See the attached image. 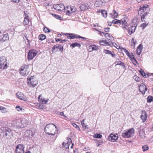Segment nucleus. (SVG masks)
Returning <instances> with one entry per match:
<instances>
[{
    "mask_svg": "<svg viewBox=\"0 0 153 153\" xmlns=\"http://www.w3.org/2000/svg\"><path fill=\"white\" fill-rule=\"evenodd\" d=\"M56 127L52 123L46 125L45 128V131L47 134L54 135L56 134Z\"/></svg>",
    "mask_w": 153,
    "mask_h": 153,
    "instance_id": "nucleus-1",
    "label": "nucleus"
},
{
    "mask_svg": "<svg viewBox=\"0 0 153 153\" xmlns=\"http://www.w3.org/2000/svg\"><path fill=\"white\" fill-rule=\"evenodd\" d=\"M1 132L3 133V137L7 140L11 138L13 136V132L10 129L7 127H1Z\"/></svg>",
    "mask_w": 153,
    "mask_h": 153,
    "instance_id": "nucleus-2",
    "label": "nucleus"
},
{
    "mask_svg": "<svg viewBox=\"0 0 153 153\" xmlns=\"http://www.w3.org/2000/svg\"><path fill=\"white\" fill-rule=\"evenodd\" d=\"M19 70L20 74L23 76L27 75L30 72V69L29 66L26 65H24Z\"/></svg>",
    "mask_w": 153,
    "mask_h": 153,
    "instance_id": "nucleus-3",
    "label": "nucleus"
},
{
    "mask_svg": "<svg viewBox=\"0 0 153 153\" xmlns=\"http://www.w3.org/2000/svg\"><path fill=\"white\" fill-rule=\"evenodd\" d=\"M134 133V130L132 128L128 130L124 131L122 133V135L123 137L128 138L133 136Z\"/></svg>",
    "mask_w": 153,
    "mask_h": 153,
    "instance_id": "nucleus-4",
    "label": "nucleus"
},
{
    "mask_svg": "<svg viewBox=\"0 0 153 153\" xmlns=\"http://www.w3.org/2000/svg\"><path fill=\"white\" fill-rule=\"evenodd\" d=\"M6 60L5 57L0 58V68L4 69L7 68V65Z\"/></svg>",
    "mask_w": 153,
    "mask_h": 153,
    "instance_id": "nucleus-5",
    "label": "nucleus"
},
{
    "mask_svg": "<svg viewBox=\"0 0 153 153\" xmlns=\"http://www.w3.org/2000/svg\"><path fill=\"white\" fill-rule=\"evenodd\" d=\"M28 84L30 86L33 87H35L38 84V81L33 79V76H31L30 77H28L27 78Z\"/></svg>",
    "mask_w": 153,
    "mask_h": 153,
    "instance_id": "nucleus-6",
    "label": "nucleus"
},
{
    "mask_svg": "<svg viewBox=\"0 0 153 153\" xmlns=\"http://www.w3.org/2000/svg\"><path fill=\"white\" fill-rule=\"evenodd\" d=\"M38 51H37L32 49L29 51L27 56V59L29 60L32 59L36 55Z\"/></svg>",
    "mask_w": 153,
    "mask_h": 153,
    "instance_id": "nucleus-7",
    "label": "nucleus"
},
{
    "mask_svg": "<svg viewBox=\"0 0 153 153\" xmlns=\"http://www.w3.org/2000/svg\"><path fill=\"white\" fill-rule=\"evenodd\" d=\"M137 26H132L131 25H125V26H123V28H125L126 29L128 30V33L129 35L134 32Z\"/></svg>",
    "mask_w": 153,
    "mask_h": 153,
    "instance_id": "nucleus-8",
    "label": "nucleus"
},
{
    "mask_svg": "<svg viewBox=\"0 0 153 153\" xmlns=\"http://www.w3.org/2000/svg\"><path fill=\"white\" fill-rule=\"evenodd\" d=\"M9 39L8 33L3 34L0 36V45L2 44L4 42Z\"/></svg>",
    "mask_w": 153,
    "mask_h": 153,
    "instance_id": "nucleus-9",
    "label": "nucleus"
},
{
    "mask_svg": "<svg viewBox=\"0 0 153 153\" xmlns=\"http://www.w3.org/2000/svg\"><path fill=\"white\" fill-rule=\"evenodd\" d=\"M24 147L23 145L18 144L16 147L15 150L16 153H24Z\"/></svg>",
    "mask_w": 153,
    "mask_h": 153,
    "instance_id": "nucleus-10",
    "label": "nucleus"
},
{
    "mask_svg": "<svg viewBox=\"0 0 153 153\" xmlns=\"http://www.w3.org/2000/svg\"><path fill=\"white\" fill-rule=\"evenodd\" d=\"M53 7L54 9L58 11H62L65 10V7L62 4H54Z\"/></svg>",
    "mask_w": 153,
    "mask_h": 153,
    "instance_id": "nucleus-11",
    "label": "nucleus"
},
{
    "mask_svg": "<svg viewBox=\"0 0 153 153\" xmlns=\"http://www.w3.org/2000/svg\"><path fill=\"white\" fill-rule=\"evenodd\" d=\"M118 135L117 134H114L112 133L110 134L108 137V140L111 142H115L118 139Z\"/></svg>",
    "mask_w": 153,
    "mask_h": 153,
    "instance_id": "nucleus-12",
    "label": "nucleus"
},
{
    "mask_svg": "<svg viewBox=\"0 0 153 153\" xmlns=\"http://www.w3.org/2000/svg\"><path fill=\"white\" fill-rule=\"evenodd\" d=\"M147 90L146 85L143 83H141L139 87V90L141 93L144 94Z\"/></svg>",
    "mask_w": 153,
    "mask_h": 153,
    "instance_id": "nucleus-13",
    "label": "nucleus"
},
{
    "mask_svg": "<svg viewBox=\"0 0 153 153\" xmlns=\"http://www.w3.org/2000/svg\"><path fill=\"white\" fill-rule=\"evenodd\" d=\"M56 49V51H61V52H62L63 49V46L61 45H56L53 47L52 51H53Z\"/></svg>",
    "mask_w": 153,
    "mask_h": 153,
    "instance_id": "nucleus-14",
    "label": "nucleus"
},
{
    "mask_svg": "<svg viewBox=\"0 0 153 153\" xmlns=\"http://www.w3.org/2000/svg\"><path fill=\"white\" fill-rule=\"evenodd\" d=\"M13 126L16 127L18 128H21L20 120H14L13 121Z\"/></svg>",
    "mask_w": 153,
    "mask_h": 153,
    "instance_id": "nucleus-15",
    "label": "nucleus"
},
{
    "mask_svg": "<svg viewBox=\"0 0 153 153\" xmlns=\"http://www.w3.org/2000/svg\"><path fill=\"white\" fill-rule=\"evenodd\" d=\"M34 132L32 130H27L25 133V135L27 137H31L33 136L34 135Z\"/></svg>",
    "mask_w": 153,
    "mask_h": 153,
    "instance_id": "nucleus-16",
    "label": "nucleus"
},
{
    "mask_svg": "<svg viewBox=\"0 0 153 153\" xmlns=\"http://www.w3.org/2000/svg\"><path fill=\"white\" fill-rule=\"evenodd\" d=\"M65 35L66 36L69 35V36H68L67 37L68 39H74V38H78V35L75 34L74 33H66L65 34Z\"/></svg>",
    "mask_w": 153,
    "mask_h": 153,
    "instance_id": "nucleus-17",
    "label": "nucleus"
},
{
    "mask_svg": "<svg viewBox=\"0 0 153 153\" xmlns=\"http://www.w3.org/2000/svg\"><path fill=\"white\" fill-rule=\"evenodd\" d=\"M21 128H24L26 126L28 123V121L25 119L20 120Z\"/></svg>",
    "mask_w": 153,
    "mask_h": 153,
    "instance_id": "nucleus-18",
    "label": "nucleus"
},
{
    "mask_svg": "<svg viewBox=\"0 0 153 153\" xmlns=\"http://www.w3.org/2000/svg\"><path fill=\"white\" fill-rule=\"evenodd\" d=\"M150 16V14L148 12H146L144 13L141 16V21L142 22H145L146 20H145V19H146L147 18V17L148 16L149 17Z\"/></svg>",
    "mask_w": 153,
    "mask_h": 153,
    "instance_id": "nucleus-19",
    "label": "nucleus"
},
{
    "mask_svg": "<svg viewBox=\"0 0 153 153\" xmlns=\"http://www.w3.org/2000/svg\"><path fill=\"white\" fill-rule=\"evenodd\" d=\"M16 95L17 97L19 99L24 100H26V98L25 97L21 92H18L16 93Z\"/></svg>",
    "mask_w": 153,
    "mask_h": 153,
    "instance_id": "nucleus-20",
    "label": "nucleus"
},
{
    "mask_svg": "<svg viewBox=\"0 0 153 153\" xmlns=\"http://www.w3.org/2000/svg\"><path fill=\"white\" fill-rule=\"evenodd\" d=\"M147 114L144 111H142V114L140 116L141 119L143 120V122H145L147 118Z\"/></svg>",
    "mask_w": 153,
    "mask_h": 153,
    "instance_id": "nucleus-21",
    "label": "nucleus"
},
{
    "mask_svg": "<svg viewBox=\"0 0 153 153\" xmlns=\"http://www.w3.org/2000/svg\"><path fill=\"white\" fill-rule=\"evenodd\" d=\"M80 8L81 10L84 11L87 10L89 8V6L87 4L85 3L82 4Z\"/></svg>",
    "mask_w": 153,
    "mask_h": 153,
    "instance_id": "nucleus-22",
    "label": "nucleus"
},
{
    "mask_svg": "<svg viewBox=\"0 0 153 153\" xmlns=\"http://www.w3.org/2000/svg\"><path fill=\"white\" fill-rule=\"evenodd\" d=\"M143 48V46L141 44H140L138 46L136 51V53L137 55H139L140 54L142 51V50Z\"/></svg>",
    "mask_w": 153,
    "mask_h": 153,
    "instance_id": "nucleus-23",
    "label": "nucleus"
},
{
    "mask_svg": "<svg viewBox=\"0 0 153 153\" xmlns=\"http://www.w3.org/2000/svg\"><path fill=\"white\" fill-rule=\"evenodd\" d=\"M103 3V1L102 0H96L94 5L97 7H100L102 6Z\"/></svg>",
    "mask_w": 153,
    "mask_h": 153,
    "instance_id": "nucleus-24",
    "label": "nucleus"
},
{
    "mask_svg": "<svg viewBox=\"0 0 153 153\" xmlns=\"http://www.w3.org/2000/svg\"><path fill=\"white\" fill-rule=\"evenodd\" d=\"M139 136L141 138L144 139L145 137V134L143 129H140L139 132Z\"/></svg>",
    "mask_w": 153,
    "mask_h": 153,
    "instance_id": "nucleus-25",
    "label": "nucleus"
},
{
    "mask_svg": "<svg viewBox=\"0 0 153 153\" xmlns=\"http://www.w3.org/2000/svg\"><path fill=\"white\" fill-rule=\"evenodd\" d=\"M105 45H109L111 46H115V45H116V44L115 43H113L112 42L110 41H109L108 42L106 40H105Z\"/></svg>",
    "mask_w": 153,
    "mask_h": 153,
    "instance_id": "nucleus-26",
    "label": "nucleus"
},
{
    "mask_svg": "<svg viewBox=\"0 0 153 153\" xmlns=\"http://www.w3.org/2000/svg\"><path fill=\"white\" fill-rule=\"evenodd\" d=\"M70 46L71 47V48L73 49L75 47H78L80 48L81 47V45L80 43L77 42H75L71 44V45Z\"/></svg>",
    "mask_w": 153,
    "mask_h": 153,
    "instance_id": "nucleus-27",
    "label": "nucleus"
},
{
    "mask_svg": "<svg viewBox=\"0 0 153 153\" xmlns=\"http://www.w3.org/2000/svg\"><path fill=\"white\" fill-rule=\"evenodd\" d=\"M149 23V22L148 21H145L144 23L140 25V27H142V29L143 30L148 25Z\"/></svg>",
    "mask_w": 153,
    "mask_h": 153,
    "instance_id": "nucleus-28",
    "label": "nucleus"
},
{
    "mask_svg": "<svg viewBox=\"0 0 153 153\" xmlns=\"http://www.w3.org/2000/svg\"><path fill=\"white\" fill-rule=\"evenodd\" d=\"M110 15H111V17L113 18L117 17L118 15V13L115 10H114L112 13L110 14Z\"/></svg>",
    "mask_w": 153,
    "mask_h": 153,
    "instance_id": "nucleus-29",
    "label": "nucleus"
},
{
    "mask_svg": "<svg viewBox=\"0 0 153 153\" xmlns=\"http://www.w3.org/2000/svg\"><path fill=\"white\" fill-rule=\"evenodd\" d=\"M120 22H119V24H120L123 25L122 27L123 26H125V25H127V22L124 19H122L121 20H120Z\"/></svg>",
    "mask_w": 153,
    "mask_h": 153,
    "instance_id": "nucleus-30",
    "label": "nucleus"
},
{
    "mask_svg": "<svg viewBox=\"0 0 153 153\" xmlns=\"http://www.w3.org/2000/svg\"><path fill=\"white\" fill-rule=\"evenodd\" d=\"M46 38V36L43 34H41L39 35V40H43Z\"/></svg>",
    "mask_w": 153,
    "mask_h": 153,
    "instance_id": "nucleus-31",
    "label": "nucleus"
},
{
    "mask_svg": "<svg viewBox=\"0 0 153 153\" xmlns=\"http://www.w3.org/2000/svg\"><path fill=\"white\" fill-rule=\"evenodd\" d=\"M91 49L93 51H97L99 49L98 46L96 45H91Z\"/></svg>",
    "mask_w": 153,
    "mask_h": 153,
    "instance_id": "nucleus-32",
    "label": "nucleus"
},
{
    "mask_svg": "<svg viewBox=\"0 0 153 153\" xmlns=\"http://www.w3.org/2000/svg\"><path fill=\"white\" fill-rule=\"evenodd\" d=\"M101 12L102 14L104 17H106L107 16V13L106 10H102Z\"/></svg>",
    "mask_w": 153,
    "mask_h": 153,
    "instance_id": "nucleus-33",
    "label": "nucleus"
},
{
    "mask_svg": "<svg viewBox=\"0 0 153 153\" xmlns=\"http://www.w3.org/2000/svg\"><path fill=\"white\" fill-rule=\"evenodd\" d=\"M29 23V20L28 18H24V19L23 22V24L24 25H28Z\"/></svg>",
    "mask_w": 153,
    "mask_h": 153,
    "instance_id": "nucleus-34",
    "label": "nucleus"
},
{
    "mask_svg": "<svg viewBox=\"0 0 153 153\" xmlns=\"http://www.w3.org/2000/svg\"><path fill=\"white\" fill-rule=\"evenodd\" d=\"M107 34L108 35H107L108 36H106L105 37V38H106L107 39H108L110 40H114V38L112 36H111L108 33Z\"/></svg>",
    "mask_w": 153,
    "mask_h": 153,
    "instance_id": "nucleus-35",
    "label": "nucleus"
},
{
    "mask_svg": "<svg viewBox=\"0 0 153 153\" xmlns=\"http://www.w3.org/2000/svg\"><path fill=\"white\" fill-rule=\"evenodd\" d=\"M139 72L140 73L141 75L142 76L144 77H146V75L142 69H140L139 71Z\"/></svg>",
    "mask_w": 153,
    "mask_h": 153,
    "instance_id": "nucleus-36",
    "label": "nucleus"
},
{
    "mask_svg": "<svg viewBox=\"0 0 153 153\" xmlns=\"http://www.w3.org/2000/svg\"><path fill=\"white\" fill-rule=\"evenodd\" d=\"M137 42L136 41L134 40V38H132L131 41V45L132 46L135 47V44Z\"/></svg>",
    "mask_w": 153,
    "mask_h": 153,
    "instance_id": "nucleus-37",
    "label": "nucleus"
},
{
    "mask_svg": "<svg viewBox=\"0 0 153 153\" xmlns=\"http://www.w3.org/2000/svg\"><path fill=\"white\" fill-rule=\"evenodd\" d=\"M67 8L68 9H70L72 13L76 11V10L74 9V7H71V6H68L67 7Z\"/></svg>",
    "mask_w": 153,
    "mask_h": 153,
    "instance_id": "nucleus-38",
    "label": "nucleus"
},
{
    "mask_svg": "<svg viewBox=\"0 0 153 153\" xmlns=\"http://www.w3.org/2000/svg\"><path fill=\"white\" fill-rule=\"evenodd\" d=\"M148 7V5L147 4H145L144 5L143 7L142 8H140V10L141 11L143 10V11L145 12V10H146V9Z\"/></svg>",
    "mask_w": 153,
    "mask_h": 153,
    "instance_id": "nucleus-39",
    "label": "nucleus"
},
{
    "mask_svg": "<svg viewBox=\"0 0 153 153\" xmlns=\"http://www.w3.org/2000/svg\"><path fill=\"white\" fill-rule=\"evenodd\" d=\"M153 97L152 96H149L147 98V102H150L152 101Z\"/></svg>",
    "mask_w": 153,
    "mask_h": 153,
    "instance_id": "nucleus-40",
    "label": "nucleus"
},
{
    "mask_svg": "<svg viewBox=\"0 0 153 153\" xmlns=\"http://www.w3.org/2000/svg\"><path fill=\"white\" fill-rule=\"evenodd\" d=\"M84 120L85 119H83L82 121H81V123L82 127H85V129H86V128H87V126L85 125V124L84 123Z\"/></svg>",
    "mask_w": 153,
    "mask_h": 153,
    "instance_id": "nucleus-41",
    "label": "nucleus"
},
{
    "mask_svg": "<svg viewBox=\"0 0 153 153\" xmlns=\"http://www.w3.org/2000/svg\"><path fill=\"white\" fill-rule=\"evenodd\" d=\"M94 137L97 138H101L102 137V135L100 134H94Z\"/></svg>",
    "mask_w": 153,
    "mask_h": 153,
    "instance_id": "nucleus-42",
    "label": "nucleus"
},
{
    "mask_svg": "<svg viewBox=\"0 0 153 153\" xmlns=\"http://www.w3.org/2000/svg\"><path fill=\"white\" fill-rule=\"evenodd\" d=\"M142 149L143 151L147 150L149 149V147L147 145H145L142 146Z\"/></svg>",
    "mask_w": 153,
    "mask_h": 153,
    "instance_id": "nucleus-43",
    "label": "nucleus"
},
{
    "mask_svg": "<svg viewBox=\"0 0 153 153\" xmlns=\"http://www.w3.org/2000/svg\"><path fill=\"white\" fill-rule=\"evenodd\" d=\"M43 31L45 33H49L50 32V30L49 29L45 27H44Z\"/></svg>",
    "mask_w": 153,
    "mask_h": 153,
    "instance_id": "nucleus-44",
    "label": "nucleus"
},
{
    "mask_svg": "<svg viewBox=\"0 0 153 153\" xmlns=\"http://www.w3.org/2000/svg\"><path fill=\"white\" fill-rule=\"evenodd\" d=\"M128 57L131 59H133L134 60V61L136 62V63H137V61L134 58V57L132 53H131V54H129Z\"/></svg>",
    "mask_w": 153,
    "mask_h": 153,
    "instance_id": "nucleus-45",
    "label": "nucleus"
},
{
    "mask_svg": "<svg viewBox=\"0 0 153 153\" xmlns=\"http://www.w3.org/2000/svg\"><path fill=\"white\" fill-rule=\"evenodd\" d=\"M53 15L54 17L57 19H59L60 20H61L62 19V18L61 16H59V15L54 14H53Z\"/></svg>",
    "mask_w": 153,
    "mask_h": 153,
    "instance_id": "nucleus-46",
    "label": "nucleus"
},
{
    "mask_svg": "<svg viewBox=\"0 0 153 153\" xmlns=\"http://www.w3.org/2000/svg\"><path fill=\"white\" fill-rule=\"evenodd\" d=\"M119 22H120V20H119L117 19H115L114 20L112 21V23L114 24H117L118 23H119Z\"/></svg>",
    "mask_w": 153,
    "mask_h": 153,
    "instance_id": "nucleus-47",
    "label": "nucleus"
},
{
    "mask_svg": "<svg viewBox=\"0 0 153 153\" xmlns=\"http://www.w3.org/2000/svg\"><path fill=\"white\" fill-rule=\"evenodd\" d=\"M48 100V99L45 100V99L43 98L41 102H42V103L44 104L47 103Z\"/></svg>",
    "mask_w": 153,
    "mask_h": 153,
    "instance_id": "nucleus-48",
    "label": "nucleus"
},
{
    "mask_svg": "<svg viewBox=\"0 0 153 153\" xmlns=\"http://www.w3.org/2000/svg\"><path fill=\"white\" fill-rule=\"evenodd\" d=\"M104 52L106 54H111V51L108 50L104 49Z\"/></svg>",
    "mask_w": 153,
    "mask_h": 153,
    "instance_id": "nucleus-49",
    "label": "nucleus"
},
{
    "mask_svg": "<svg viewBox=\"0 0 153 153\" xmlns=\"http://www.w3.org/2000/svg\"><path fill=\"white\" fill-rule=\"evenodd\" d=\"M134 78L135 79L136 81L137 82H139L140 80V79L139 77H138L137 76H134Z\"/></svg>",
    "mask_w": 153,
    "mask_h": 153,
    "instance_id": "nucleus-50",
    "label": "nucleus"
},
{
    "mask_svg": "<svg viewBox=\"0 0 153 153\" xmlns=\"http://www.w3.org/2000/svg\"><path fill=\"white\" fill-rule=\"evenodd\" d=\"M62 145H63V146L66 149H68L69 146V145H68V144L66 143L65 144V143L64 142L63 143Z\"/></svg>",
    "mask_w": 153,
    "mask_h": 153,
    "instance_id": "nucleus-51",
    "label": "nucleus"
},
{
    "mask_svg": "<svg viewBox=\"0 0 153 153\" xmlns=\"http://www.w3.org/2000/svg\"><path fill=\"white\" fill-rule=\"evenodd\" d=\"M24 18H28V12H24Z\"/></svg>",
    "mask_w": 153,
    "mask_h": 153,
    "instance_id": "nucleus-52",
    "label": "nucleus"
},
{
    "mask_svg": "<svg viewBox=\"0 0 153 153\" xmlns=\"http://www.w3.org/2000/svg\"><path fill=\"white\" fill-rule=\"evenodd\" d=\"M72 124L74 127L76 128H78V129L79 130H80L79 127H78V125H77L76 124L74 123H73Z\"/></svg>",
    "mask_w": 153,
    "mask_h": 153,
    "instance_id": "nucleus-53",
    "label": "nucleus"
},
{
    "mask_svg": "<svg viewBox=\"0 0 153 153\" xmlns=\"http://www.w3.org/2000/svg\"><path fill=\"white\" fill-rule=\"evenodd\" d=\"M68 141H67V144H68V145L70 144V143H72V140L70 138H68Z\"/></svg>",
    "mask_w": 153,
    "mask_h": 153,
    "instance_id": "nucleus-54",
    "label": "nucleus"
},
{
    "mask_svg": "<svg viewBox=\"0 0 153 153\" xmlns=\"http://www.w3.org/2000/svg\"><path fill=\"white\" fill-rule=\"evenodd\" d=\"M16 109L18 111H20L23 109L22 108H20L19 106H16Z\"/></svg>",
    "mask_w": 153,
    "mask_h": 153,
    "instance_id": "nucleus-55",
    "label": "nucleus"
},
{
    "mask_svg": "<svg viewBox=\"0 0 153 153\" xmlns=\"http://www.w3.org/2000/svg\"><path fill=\"white\" fill-rule=\"evenodd\" d=\"M116 63H117L116 64V65H122V63H123V62H122L121 61H116Z\"/></svg>",
    "mask_w": 153,
    "mask_h": 153,
    "instance_id": "nucleus-56",
    "label": "nucleus"
},
{
    "mask_svg": "<svg viewBox=\"0 0 153 153\" xmlns=\"http://www.w3.org/2000/svg\"><path fill=\"white\" fill-rule=\"evenodd\" d=\"M124 52L128 56H129L130 53L126 49H124Z\"/></svg>",
    "mask_w": 153,
    "mask_h": 153,
    "instance_id": "nucleus-57",
    "label": "nucleus"
},
{
    "mask_svg": "<svg viewBox=\"0 0 153 153\" xmlns=\"http://www.w3.org/2000/svg\"><path fill=\"white\" fill-rule=\"evenodd\" d=\"M1 111L3 113H5L7 112L6 108H5L3 107V109L1 110Z\"/></svg>",
    "mask_w": 153,
    "mask_h": 153,
    "instance_id": "nucleus-58",
    "label": "nucleus"
},
{
    "mask_svg": "<svg viewBox=\"0 0 153 153\" xmlns=\"http://www.w3.org/2000/svg\"><path fill=\"white\" fill-rule=\"evenodd\" d=\"M105 42V40H102L100 41V43L101 45H105V44L104 43Z\"/></svg>",
    "mask_w": 153,
    "mask_h": 153,
    "instance_id": "nucleus-59",
    "label": "nucleus"
},
{
    "mask_svg": "<svg viewBox=\"0 0 153 153\" xmlns=\"http://www.w3.org/2000/svg\"><path fill=\"white\" fill-rule=\"evenodd\" d=\"M42 97L41 95H39L38 98V100L39 101H41L42 99Z\"/></svg>",
    "mask_w": 153,
    "mask_h": 153,
    "instance_id": "nucleus-60",
    "label": "nucleus"
},
{
    "mask_svg": "<svg viewBox=\"0 0 153 153\" xmlns=\"http://www.w3.org/2000/svg\"><path fill=\"white\" fill-rule=\"evenodd\" d=\"M110 28L109 27L105 28L104 29V30L106 32H108L109 31Z\"/></svg>",
    "mask_w": 153,
    "mask_h": 153,
    "instance_id": "nucleus-61",
    "label": "nucleus"
},
{
    "mask_svg": "<svg viewBox=\"0 0 153 153\" xmlns=\"http://www.w3.org/2000/svg\"><path fill=\"white\" fill-rule=\"evenodd\" d=\"M78 38H81V39H83L85 40L88 39L87 38H85V37H82V36H81L79 35L78 36Z\"/></svg>",
    "mask_w": 153,
    "mask_h": 153,
    "instance_id": "nucleus-62",
    "label": "nucleus"
},
{
    "mask_svg": "<svg viewBox=\"0 0 153 153\" xmlns=\"http://www.w3.org/2000/svg\"><path fill=\"white\" fill-rule=\"evenodd\" d=\"M91 45L88 47V51H89V52H91L93 51V50H92V49H91Z\"/></svg>",
    "mask_w": 153,
    "mask_h": 153,
    "instance_id": "nucleus-63",
    "label": "nucleus"
},
{
    "mask_svg": "<svg viewBox=\"0 0 153 153\" xmlns=\"http://www.w3.org/2000/svg\"><path fill=\"white\" fill-rule=\"evenodd\" d=\"M47 42L48 43H51V42H53V41L52 40L50 39H48L47 40Z\"/></svg>",
    "mask_w": 153,
    "mask_h": 153,
    "instance_id": "nucleus-64",
    "label": "nucleus"
}]
</instances>
